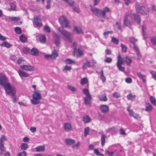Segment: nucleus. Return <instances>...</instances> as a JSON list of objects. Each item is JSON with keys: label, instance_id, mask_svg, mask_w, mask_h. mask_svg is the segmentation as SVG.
Segmentation results:
<instances>
[{"label": "nucleus", "instance_id": "2eb2a0df", "mask_svg": "<svg viewBox=\"0 0 156 156\" xmlns=\"http://www.w3.org/2000/svg\"><path fill=\"white\" fill-rule=\"evenodd\" d=\"M9 19L12 21H15V24L16 25H18L21 24L22 23V22L20 21V22L17 21L20 19V18L19 17H9Z\"/></svg>", "mask_w": 156, "mask_h": 156}, {"label": "nucleus", "instance_id": "4c0bfd02", "mask_svg": "<svg viewBox=\"0 0 156 156\" xmlns=\"http://www.w3.org/2000/svg\"><path fill=\"white\" fill-rule=\"evenodd\" d=\"M36 149L37 152L43 151L45 150V147L44 146H38L36 148Z\"/></svg>", "mask_w": 156, "mask_h": 156}, {"label": "nucleus", "instance_id": "6e6552de", "mask_svg": "<svg viewBox=\"0 0 156 156\" xmlns=\"http://www.w3.org/2000/svg\"><path fill=\"white\" fill-rule=\"evenodd\" d=\"M123 64V61L122 58L120 55H119L118 56L117 62V66L118 69L120 71L123 72L125 70V68L121 65Z\"/></svg>", "mask_w": 156, "mask_h": 156}, {"label": "nucleus", "instance_id": "a18cd8bd", "mask_svg": "<svg viewBox=\"0 0 156 156\" xmlns=\"http://www.w3.org/2000/svg\"><path fill=\"white\" fill-rule=\"evenodd\" d=\"M82 91L83 93L86 96H91L90 94L89 90L85 88Z\"/></svg>", "mask_w": 156, "mask_h": 156}, {"label": "nucleus", "instance_id": "f03ea898", "mask_svg": "<svg viewBox=\"0 0 156 156\" xmlns=\"http://www.w3.org/2000/svg\"><path fill=\"white\" fill-rule=\"evenodd\" d=\"M32 99L31 100L32 103L34 105L38 104L42 98L39 90H37L34 91V93L32 95Z\"/></svg>", "mask_w": 156, "mask_h": 156}, {"label": "nucleus", "instance_id": "7ed1b4c3", "mask_svg": "<svg viewBox=\"0 0 156 156\" xmlns=\"http://www.w3.org/2000/svg\"><path fill=\"white\" fill-rule=\"evenodd\" d=\"M136 9L137 12L142 15H146L149 12V9L145 5L141 6L138 4H136Z\"/></svg>", "mask_w": 156, "mask_h": 156}, {"label": "nucleus", "instance_id": "dca6fc26", "mask_svg": "<svg viewBox=\"0 0 156 156\" xmlns=\"http://www.w3.org/2000/svg\"><path fill=\"white\" fill-rule=\"evenodd\" d=\"M91 99V96H86L84 98V103L86 105L90 106Z\"/></svg>", "mask_w": 156, "mask_h": 156}, {"label": "nucleus", "instance_id": "0e129e2a", "mask_svg": "<svg viewBox=\"0 0 156 156\" xmlns=\"http://www.w3.org/2000/svg\"><path fill=\"white\" fill-rule=\"evenodd\" d=\"M116 26L117 27V28L118 29L120 30H121L122 28L121 23L120 22H116Z\"/></svg>", "mask_w": 156, "mask_h": 156}, {"label": "nucleus", "instance_id": "b1692460", "mask_svg": "<svg viewBox=\"0 0 156 156\" xmlns=\"http://www.w3.org/2000/svg\"><path fill=\"white\" fill-rule=\"evenodd\" d=\"M51 56L52 59H55L58 56L59 54L57 51L54 49L52 51Z\"/></svg>", "mask_w": 156, "mask_h": 156}, {"label": "nucleus", "instance_id": "e433bc0d", "mask_svg": "<svg viewBox=\"0 0 156 156\" xmlns=\"http://www.w3.org/2000/svg\"><path fill=\"white\" fill-rule=\"evenodd\" d=\"M28 144L26 143H22L20 145L21 149L23 151L27 150L28 148Z\"/></svg>", "mask_w": 156, "mask_h": 156}, {"label": "nucleus", "instance_id": "e2e57ef3", "mask_svg": "<svg viewBox=\"0 0 156 156\" xmlns=\"http://www.w3.org/2000/svg\"><path fill=\"white\" fill-rule=\"evenodd\" d=\"M150 73L151 74L153 78L156 80V72L153 71H151Z\"/></svg>", "mask_w": 156, "mask_h": 156}, {"label": "nucleus", "instance_id": "774afa93", "mask_svg": "<svg viewBox=\"0 0 156 156\" xmlns=\"http://www.w3.org/2000/svg\"><path fill=\"white\" fill-rule=\"evenodd\" d=\"M113 96L115 98H119L120 97V95L117 92H115L113 94Z\"/></svg>", "mask_w": 156, "mask_h": 156}, {"label": "nucleus", "instance_id": "f704fd0d", "mask_svg": "<svg viewBox=\"0 0 156 156\" xmlns=\"http://www.w3.org/2000/svg\"><path fill=\"white\" fill-rule=\"evenodd\" d=\"M88 82V79L87 77H84L82 78L80 81V83L82 85H85Z\"/></svg>", "mask_w": 156, "mask_h": 156}, {"label": "nucleus", "instance_id": "37998d69", "mask_svg": "<svg viewBox=\"0 0 156 156\" xmlns=\"http://www.w3.org/2000/svg\"><path fill=\"white\" fill-rule=\"evenodd\" d=\"M151 103L154 105H156V100L153 96H151L150 98Z\"/></svg>", "mask_w": 156, "mask_h": 156}, {"label": "nucleus", "instance_id": "09e8293b", "mask_svg": "<svg viewBox=\"0 0 156 156\" xmlns=\"http://www.w3.org/2000/svg\"><path fill=\"white\" fill-rule=\"evenodd\" d=\"M10 8L9 9L10 10H15L16 9V4L13 3H10Z\"/></svg>", "mask_w": 156, "mask_h": 156}, {"label": "nucleus", "instance_id": "49530a36", "mask_svg": "<svg viewBox=\"0 0 156 156\" xmlns=\"http://www.w3.org/2000/svg\"><path fill=\"white\" fill-rule=\"evenodd\" d=\"M72 69V67L70 66H69L67 65H66L64 67L63 69H62V71L63 72L70 71Z\"/></svg>", "mask_w": 156, "mask_h": 156}, {"label": "nucleus", "instance_id": "de8ad7c7", "mask_svg": "<svg viewBox=\"0 0 156 156\" xmlns=\"http://www.w3.org/2000/svg\"><path fill=\"white\" fill-rule=\"evenodd\" d=\"M112 42L114 44H118L119 43V40L115 37H112L111 40Z\"/></svg>", "mask_w": 156, "mask_h": 156}, {"label": "nucleus", "instance_id": "13d9d810", "mask_svg": "<svg viewBox=\"0 0 156 156\" xmlns=\"http://www.w3.org/2000/svg\"><path fill=\"white\" fill-rule=\"evenodd\" d=\"M7 140L5 136L2 135L0 138V143H3V142L6 141Z\"/></svg>", "mask_w": 156, "mask_h": 156}, {"label": "nucleus", "instance_id": "1a4fd4ad", "mask_svg": "<svg viewBox=\"0 0 156 156\" xmlns=\"http://www.w3.org/2000/svg\"><path fill=\"white\" fill-rule=\"evenodd\" d=\"M96 63V62L94 60H92V62L88 61L86 63H83L82 68L84 70L86 69L87 67H94V64Z\"/></svg>", "mask_w": 156, "mask_h": 156}, {"label": "nucleus", "instance_id": "cd10ccee", "mask_svg": "<svg viewBox=\"0 0 156 156\" xmlns=\"http://www.w3.org/2000/svg\"><path fill=\"white\" fill-rule=\"evenodd\" d=\"M146 29V26L145 25H143L142 26V35L144 38H146L147 36L146 35V33L145 30Z\"/></svg>", "mask_w": 156, "mask_h": 156}, {"label": "nucleus", "instance_id": "f8f14e48", "mask_svg": "<svg viewBox=\"0 0 156 156\" xmlns=\"http://www.w3.org/2000/svg\"><path fill=\"white\" fill-rule=\"evenodd\" d=\"M130 106H129L127 108V111L129 112L130 116L133 117L136 119H138L140 118L139 114L135 113L132 110L130 109Z\"/></svg>", "mask_w": 156, "mask_h": 156}, {"label": "nucleus", "instance_id": "39448f33", "mask_svg": "<svg viewBox=\"0 0 156 156\" xmlns=\"http://www.w3.org/2000/svg\"><path fill=\"white\" fill-rule=\"evenodd\" d=\"M132 20V15L126 13L123 20V25L127 27H131L133 24Z\"/></svg>", "mask_w": 156, "mask_h": 156}, {"label": "nucleus", "instance_id": "6e6d98bb", "mask_svg": "<svg viewBox=\"0 0 156 156\" xmlns=\"http://www.w3.org/2000/svg\"><path fill=\"white\" fill-rule=\"evenodd\" d=\"M27 153L25 151H23L22 152L19 153L17 156H27Z\"/></svg>", "mask_w": 156, "mask_h": 156}, {"label": "nucleus", "instance_id": "4468645a", "mask_svg": "<svg viewBox=\"0 0 156 156\" xmlns=\"http://www.w3.org/2000/svg\"><path fill=\"white\" fill-rule=\"evenodd\" d=\"M77 53L78 56L80 57H81L83 54V51L80 47H79L77 49L76 48H74L73 51V54L74 56Z\"/></svg>", "mask_w": 156, "mask_h": 156}, {"label": "nucleus", "instance_id": "c756f323", "mask_svg": "<svg viewBox=\"0 0 156 156\" xmlns=\"http://www.w3.org/2000/svg\"><path fill=\"white\" fill-rule=\"evenodd\" d=\"M31 52L33 55L36 56L38 55L39 51L35 48H32L31 50Z\"/></svg>", "mask_w": 156, "mask_h": 156}, {"label": "nucleus", "instance_id": "20e7f679", "mask_svg": "<svg viewBox=\"0 0 156 156\" xmlns=\"http://www.w3.org/2000/svg\"><path fill=\"white\" fill-rule=\"evenodd\" d=\"M58 30L63 35L62 37L64 40L69 42H72V39L70 37V33L65 30H61L60 28H58Z\"/></svg>", "mask_w": 156, "mask_h": 156}, {"label": "nucleus", "instance_id": "c9c22d12", "mask_svg": "<svg viewBox=\"0 0 156 156\" xmlns=\"http://www.w3.org/2000/svg\"><path fill=\"white\" fill-rule=\"evenodd\" d=\"M137 75L140 79H142L144 83L146 81V76L138 72L137 73Z\"/></svg>", "mask_w": 156, "mask_h": 156}, {"label": "nucleus", "instance_id": "4be33fe9", "mask_svg": "<svg viewBox=\"0 0 156 156\" xmlns=\"http://www.w3.org/2000/svg\"><path fill=\"white\" fill-rule=\"evenodd\" d=\"M124 61L127 65L130 66L132 63V60L130 57L127 55L125 57Z\"/></svg>", "mask_w": 156, "mask_h": 156}, {"label": "nucleus", "instance_id": "f257e3e1", "mask_svg": "<svg viewBox=\"0 0 156 156\" xmlns=\"http://www.w3.org/2000/svg\"><path fill=\"white\" fill-rule=\"evenodd\" d=\"M0 85L4 87L6 94H11V96L13 97V101L16 103V89L13 85H12L9 82V80L6 76L2 73H0Z\"/></svg>", "mask_w": 156, "mask_h": 156}, {"label": "nucleus", "instance_id": "4d7b16f0", "mask_svg": "<svg viewBox=\"0 0 156 156\" xmlns=\"http://www.w3.org/2000/svg\"><path fill=\"white\" fill-rule=\"evenodd\" d=\"M0 150L2 152H4L5 151L3 143H0Z\"/></svg>", "mask_w": 156, "mask_h": 156}, {"label": "nucleus", "instance_id": "a19ab883", "mask_svg": "<svg viewBox=\"0 0 156 156\" xmlns=\"http://www.w3.org/2000/svg\"><path fill=\"white\" fill-rule=\"evenodd\" d=\"M150 41L153 45H156V37H151Z\"/></svg>", "mask_w": 156, "mask_h": 156}, {"label": "nucleus", "instance_id": "0eeeda50", "mask_svg": "<svg viewBox=\"0 0 156 156\" xmlns=\"http://www.w3.org/2000/svg\"><path fill=\"white\" fill-rule=\"evenodd\" d=\"M33 25L35 27L40 28L43 25L42 20L40 18V16H38L33 19Z\"/></svg>", "mask_w": 156, "mask_h": 156}, {"label": "nucleus", "instance_id": "603ef678", "mask_svg": "<svg viewBox=\"0 0 156 156\" xmlns=\"http://www.w3.org/2000/svg\"><path fill=\"white\" fill-rule=\"evenodd\" d=\"M23 51L24 54H27L30 52V49L27 47H24L23 48Z\"/></svg>", "mask_w": 156, "mask_h": 156}, {"label": "nucleus", "instance_id": "c03bdc74", "mask_svg": "<svg viewBox=\"0 0 156 156\" xmlns=\"http://www.w3.org/2000/svg\"><path fill=\"white\" fill-rule=\"evenodd\" d=\"M15 31L16 33L19 34H20L22 33L21 28L19 27H16L15 28Z\"/></svg>", "mask_w": 156, "mask_h": 156}, {"label": "nucleus", "instance_id": "423d86ee", "mask_svg": "<svg viewBox=\"0 0 156 156\" xmlns=\"http://www.w3.org/2000/svg\"><path fill=\"white\" fill-rule=\"evenodd\" d=\"M59 21L63 28H70V22L64 16H62L59 19Z\"/></svg>", "mask_w": 156, "mask_h": 156}, {"label": "nucleus", "instance_id": "680f3d73", "mask_svg": "<svg viewBox=\"0 0 156 156\" xmlns=\"http://www.w3.org/2000/svg\"><path fill=\"white\" fill-rule=\"evenodd\" d=\"M72 7L74 11L77 13H79L80 12V9L79 7H75L74 6Z\"/></svg>", "mask_w": 156, "mask_h": 156}, {"label": "nucleus", "instance_id": "f3484780", "mask_svg": "<svg viewBox=\"0 0 156 156\" xmlns=\"http://www.w3.org/2000/svg\"><path fill=\"white\" fill-rule=\"evenodd\" d=\"M18 72L19 76L21 78L27 77L29 76V74L22 70H19L18 71Z\"/></svg>", "mask_w": 156, "mask_h": 156}, {"label": "nucleus", "instance_id": "393cba45", "mask_svg": "<svg viewBox=\"0 0 156 156\" xmlns=\"http://www.w3.org/2000/svg\"><path fill=\"white\" fill-rule=\"evenodd\" d=\"M65 142L66 144L68 145H72L76 142L75 140L71 139H67L65 140Z\"/></svg>", "mask_w": 156, "mask_h": 156}, {"label": "nucleus", "instance_id": "5701e85b", "mask_svg": "<svg viewBox=\"0 0 156 156\" xmlns=\"http://www.w3.org/2000/svg\"><path fill=\"white\" fill-rule=\"evenodd\" d=\"M145 108L144 109L147 112H150L152 111V105L149 103H146L145 104Z\"/></svg>", "mask_w": 156, "mask_h": 156}, {"label": "nucleus", "instance_id": "ddd939ff", "mask_svg": "<svg viewBox=\"0 0 156 156\" xmlns=\"http://www.w3.org/2000/svg\"><path fill=\"white\" fill-rule=\"evenodd\" d=\"M111 12L110 9L107 7H105L103 10H101V18H106V13Z\"/></svg>", "mask_w": 156, "mask_h": 156}, {"label": "nucleus", "instance_id": "473e14b6", "mask_svg": "<svg viewBox=\"0 0 156 156\" xmlns=\"http://www.w3.org/2000/svg\"><path fill=\"white\" fill-rule=\"evenodd\" d=\"M106 136L105 134H102L101 137V145L102 147H103L105 143V139Z\"/></svg>", "mask_w": 156, "mask_h": 156}, {"label": "nucleus", "instance_id": "a211bd4d", "mask_svg": "<svg viewBox=\"0 0 156 156\" xmlns=\"http://www.w3.org/2000/svg\"><path fill=\"white\" fill-rule=\"evenodd\" d=\"M132 16L135 21L138 24H140L141 22L140 16L136 13L133 14Z\"/></svg>", "mask_w": 156, "mask_h": 156}, {"label": "nucleus", "instance_id": "ea45409f", "mask_svg": "<svg viewBox=\"0 0 156 156\" xmlns=\"http://www.w3.org/2000/svg\"><path fill=\"white\" fill-rule=\"evenodd\" d=\"M100 77L101 79L102 80L103 82H105L106 80L105 77L104 75L103 71L102 69L101 70V74L100 75Z\"/></svg>", "mask_w": 156, "mask_h": 156}, {"label": "nucleus", "instance_id": "052dcab7", "mask_svg": "<svg viewBox=\"0 0 156 156\" xmlns=\"http://www.w3.org/2000/svg\"><path fill=\"white\" fill-rule=\"evenodd\" d=\"M44 30L45 31L50 33L51 32V30L50 27L48 26H45L44 27Z\"/></svg>", "mask_w": 156, "mask_h": 156}, {"label": "nucleus", "instance_id": "7c9ffc66", "mask_svg": "<svg viewBox=\"0 0 156 156\" xmlns=\"http://www.w3.org/2000/svg\"><path fill=\"white\" fill-rule=\"evenodd\" d=\"M1 46L3 47H5L7 48H9L12 46V45L6 41H4L0 45Z\"/></svg>", "mask_w": 156, "mask_h": 156}, {"label": "nucleus", "instance_id": "338daca9", "mask_svg": "<svg viewBox=\"0 0 156 156\" xmlns=\"http://www.w3.org/2000/svg\"><path fill=\"white\" fill-rule=\"evenodd\" d=\"M112 61V59L111 58L107 57L106 59L104 61L107 63H110Z\"/></svg>", "mask_w": 156, "mask_h": 156}, {"label": "nucleus", "instance_id": "864d4df0", "mask_svg": "<svg viewBox=\"0 0 156 156\" xmlns=\"http://www.w3.org/2000/svg\"><path fill=\"white\" fill-rule=\"evenodd\" d=\"M89 127H87L84 129V136H86L89 133Z\"/></svg>", "mask_w": 156, "mask_h": 156}, {"label": "nucleus", "instance_id": "c85d7f7f", "mask_svg": "<svg viewBox=\"0 0 156 156\" xmlns=\"http://www.w3.org/2000/svg\"><path fill=\"white\" fill-rule=\"evenodd\" d=\"M107 132L110 133L112 134H114L116 133V129L115 127H112L108 128L107 130Z\"/></svg>", "mask_w": 156, "mask_h": 156}, {"label": "nucleus", "instance_id": "5fc2aeb1", "mask_svg": "<svg viewBox=\"0 0 156 156\" xmlns=\"http://www.w3.org/2000/svg\"><path fill=\"white\" fill-rule=\"evenodd\" d=\"M121 46L122 48V51L124 52H126L127 51V47L124 45L122 44H121Z\"/></svg>", "mask_w": 156, "mask_h": 156}, {"label": "nucleus", "instance_id": "72a5a7b5", "mask_svg": "<svg viewBox=\"0 0 156 156\" xmlns=\"http://www.w3.org/2000/svg\"><path fill=\"white\" fill-rule=\"evenodd\" d=\"M136 96L135 95H133L131 93L127 95V98L128 100L133 101L135 100Z\"/></svg>", "mask_w": 156, "mask_h": 156}, {"label": "nucleus", "instance_id": "9d476101", "mask_svg": "<svg viewBox=\"0 0 156 156\" xmlns=\"http://www.w3.org/2000/svg\"><path fill=\"white\" fill-rule=\"evenodd\" d=\"M90 10L96 16L101 18V10L96 8H94L91 6Z\"/></svg>", "mask_w": 156, "mask_h": 156}, {"label": "nucleus", "instance_id": "6ab92c4d", "mask_svg": "<svg viewBox=\"0 0 156 156\" xmlns=\"http://www.w3.org/2000/svg\"><path fill=\"white\" fill-rule=\"evenodd\" d=\"M63 128L66 131H69L72 129L71 125L69 123H66L64 124Z\"/></svg>", "mask_w": 156, "mask_h": 156}, {"label": "nucleus", "instance_id": "bf43d9fd", "mask_svg": "<svg viewBox=\"0 0 156 156\" xmlns=\"http://www.w3.org/2000/svg\"><path fill=\"white\" fill-rule=\"evenodd\" d=\"M137 41V40L135 39L134 38L132 37L130 39V42L133 44V45L136 44V42Z\"/></svg>", "mask_w": 156, "mask_h": 156}, {"label": "nucleus", "instance_id": "79ce46f5", "mask_svg": "<svg viewBox=\"0 0 156 156\" xmlns=\"http://www.w3.org/2000/svg\"><path fill=\"white\" fill-rule=\"evenodd\" d=\"M64 62L66 64H71L75 63V62L74 61L69 58L66 59L64 61Z\"/></svg>", "mask_w": 156, "mask_h": 156}, {"label": "nucleus", "instance_id": "3c124183", "mask_svg": "<svg viewBox=\"0 0 156 156\" xmlns=\"http://www.w3.org/2000/svg\"><path fill=\"white\" fill-rule=\"evenodd\" d=\"M94 153L98 156H103L104 155L100 153L97 149H94Z\"/></svg>", "mask_w": 156, "mask_h": 156}, {"label": "nucleus", "instance_id": "69168bd1", "mask_svg": "<svg viewBox=\"0 0 156 156\" xmlns=\"http://www.w3.org/2000/svg\"><path fill=\"white\" fill-rule=\"evenodd\" d=\"M68 87L69 89H70L71 91H72L73 92H75L76 91V89L70 85H69L68 86Z\"/></svg>", "mask_w": 156, "mask_h": 156}, {"label": "nucleus", "instance_id": "412c9836", "mask_svg": "<svg viewBox=\"0 0 156 156\" xmlns=\"http://www.w3.org/2000/svg\"><path fill=\"white\" fill-rule=\"evenodd\" d=\"M73 30L76 33L80 34H83V32L81 28L78 27L77 26H75L74 27Z\"/></svg>", "mask_w": 156, "mask_h": 156}, {"label": "nucleus", "instance_id": "8fccbe9b", "mask_svg": "<svg viewBox=\"0 0 156 156\" xmlns=\"http://www.w3.org/2000/svg\"><path fill=\"white\" fill-rule=\"evenodd\" d=\"M20 39L22 42L24 43L27 40V38L24 36L22 35L20 37Z\"/></svg>", "mask_w": 156, "mask_h": 156}, {"label": "nucleus", "instance_id": "9b49d317", "mask_svg": "<svg viewBox=\"0 0 156 156\" xmlns=\"http://www.w3.org/2000/svg\"><path fill=\"white\" fill-rule=\"evenodd\" d=\"M20 68L24 70L31 71L34 70V67L29 65H23L20 66Z\"/></svg>", "mask_w": 156, "mask_h": 156}, {"label": "nucleus", "instance_id": "aec40b11", "mask_svg": "<svg viewBox=\"0 0 156 156\" xmlns=\"http://www.w3.org/2000/svg\"><path fill=\"white\" fill-rule=\"evenodd\" d=\"M100 109L102 112L104 113L108 112L109 110V107L106 105H101L100 107Z\"/></svg>", "mask_w": 156, "mask_h": 156}, {"label": "nucleus", "instance_id": "bb28decb", "mask_svg": "<svg viewBox=\"0 0 156 156\" xmlns=\"http://www.w3.org/2000/svg\"><path fill=\"white\" fill-rule=\"evenodd\" d=\"M99 100L101 101H107V95L104 93L103 95L99 96L98 97Z\"/></svg>", "mask_w": 156, "mask_h": 156}, {"label": "nucleus", "instance_id": "2f4dec72", "mask_svg": "<svg viewBox=\"0 0 156 156\" xmlns=\"http://www.w3.org/2000/svg\"><path fill=\"white\" fill-rule=\"evenodd\" d=\"M83 120L84 122L86 123L90 122L91 119L89 116L85 115L83 117Z\"/></svg>", "mask_w": 156, "mask_h": 156}, {"label": "nucleus", "instance_id": "58836bf2", "mask_svg": "<svg viewBox=\"0 0 156 156\" xmlns=\"http://www.w3.org/2000/svg\"><path fill=\"white\" fill-rule=\"evenodd\" d=\"M39 40L41 42L45 43L46 42V39L45 35H42L40 36L39 38Z\"/></svg>", "mask_w": 156, "mask_h": 156}, {"label": "nucleus", "instance_id": "a878e982", "mask_svg": "<svg viewBox=\"0 0 156 156\" xmlns=\"http://www.w3.org/2000/svg\"><path fill=\"white\" fill-rule=\"evenodd\" d=\"M62 1L66 3L68 5L71 7L74 6L75 4V1L73 0H62Z\"/></svg>", "mask_w": 156, "mask_h": 156}]
</instances>
